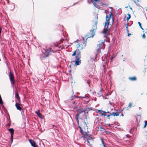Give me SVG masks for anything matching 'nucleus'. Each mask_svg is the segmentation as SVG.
<instances>
[{"mask_svg":"<svg viewBox=\"0 0 147 147\" xmlns=\"http://www.w3.org/2000/svg\"><path fill=\"white\" fill-rule=\"evenodd\" d=\"M116 55H116L111 56L110 58V60L111 61H112L114 58H115L116 57Z\"/></svg>","mask_w":147,"mask_h":147,"instance_id":"19","label":"nucleus"},{"mask_svg":"<svg viewBox=\"0 0 147 147\" xmlns=\"http://www.w3.org/2000/svg\"><path fill=\"white\" fill-rule=\"evenodd\" d=\"M54 128L55 129H57V130H58L57 128H56L55 127V128Z\"/></svg>","mask_w":147,"mask_h":147,"instance_id":"43","label":"nucleus"},{"mask_svg":"<svg viewBox=\"0 0 147 147\" xmlns=\"http://www.w3.org/2000/svg\"><path fill=\"white\" fill-rule=\"evenodd\" d=\"M103 98L105 99H107V98L106 96H103Z\"/></svg>","mask_w":147,"mask_h":147,"instance_id":"38","label":"nucleus"},{"mask_svg":"<svg viewBox=\"0 0 147 147\" xmlns=\"http://www.w3.org/2000/svg\"><path fill=\"white\" fill-rule=\"evenodd\" d=\"M138 24H139V26H140V28H141L142 30H143L144 29L143 28H142V27L141 26V24L140 23V22H138Z\"/></svg>","mask_w":147,"mask_h":147,"instance_id":"22","label":"nucleus"},{"mask_svg":"<svg viewBox=\"0 0 147 147\" xmlns=\"http://www.w3.org/2000/svg\"><path fill=\"white\" fill-rule=\"evenodd\" d=\"M128 17H127V21H128V20L130 18H131V16H130V14L129 13L128 14Z\"/></svg>","mask_w":147,"mask_h":147,"instance_id":"21","label":"nucleus"},{"mask_svg":"<svg viewBox=\"0 0 147 147\" xmlns=\"http://www.w3.org/2000/svg\"><path fill=\"white\" fill-rule=\"evenodd\" d=\"M11 140L12 142L13 139V135H11Z\"/></svg>","mask_w":147,"mask_h":147,"instance_id":"27","label":"nucleus"},{"mask_svg":"<svg viewBox=\"0 0 147 147\" xmlns=\"http://www.w3.org/2000/svg\"><path fill=\"white\" fill-rule=\"evenodd\" d=\"M93 5L96 7H98V5H97V4L96 3H93Z\"/></svg>","mask_w":147,"mask_h":147,"instance_id":"26","label":"nucleus"},{"mask_svg":"<svg viewBox=\"0 0 147 147\" xmlns=\"http://www.w3.org/2000/svg\"><path fill=\"white\" fill-rule=\"evenodd\" d=\"M101 49H99V48H98L97 49V52L98 53H100V50H101Z\"/></svg>","mask_w":147,"mask_h":147,"instance_id":"24","label":"nucleus"},{"mask_svg":"<svg viewBox=\"0 0 147 147\" xmlns=\"http://www.w3.org/2000/svg\"><path fill=\"white\" fill-rule=\"evenodd\" d=\"M80 43H78V46H77V48H80L81 49H82L83 47L82 44V41L81 40L80 41Z\"/></svg>","mask_w":147,"mask_h":147,"instance_id":"12","label":"nucleus"},{"mask_svg":"<svg viewBox=\"0 0 147 147\" xmlns=\"http://www.w3.org/2000/svg\"><path fill=\"white\" fill-rule=\"evenodd\" d=\"M121 115H122V116H123V114L122 113L121 114Z\"/></svg>","mask_w":147,"mask_h":147,"instance_id":"50","label":"nucleus"},{"mask_svg":"<svg viewBox=\"0 0 147 147\" xmlns=\"http://www.w3.org/2000/svg\"><path fill=\"white\" fill-rule=\"evenodd\" d=\"M129 34H128V36H129Z\"/></svg>","mask_w":147,"mask_h":147,"instance_id":"55","label":"nucleus"},{"mask_svg":"<svg viewBox=\"0 0 147 147\" xmlns=\"http://www.w3.org/2000/svg\"><path fill=\"white\" fill-rule=\"evenodd\" d=\"M110 8H112V7H111Z\"/></svg>","mask_w":147,"mask_h":147,"instance_id":"58","label":"nucleus"},{"mask_svg":"<svg viewBox=\"0 0 147 147\" xmlns=\"http://www.w3.org/2000/svg\"><path fill=\"white\" fill-rule=\"evenodd\" d=\"M102 69H103L104 73H105L106 71L105 69V65H102Z\"/></svg>","mask_w":147,"mask_h":147,"instance_id":"23","label":"nucleus"},{"mask_svg":"<svg viewBox=\"0 0 147 147\" xmlns=\"http://www.w3.org/2000/svg\"><path fill=\"white\" fill-rule=\"evenodd\" d=\"M91 2H92V0H91Z\"/></svg>","mask_w":147,"mask_h":147,"instance_id":"57","label":"nucleus"},{"mask_svg":"<svg viewBox=\"0 0 147 147\" xmlns=\"http://www.w3.org/2000/svg\"><path fill=\"white\" fill-rule=\"evenodd\" d=\"M145 37H146V35H145V34H143L142 36V37L144 38H145Z\"/></svg>","mask_w":147,"mask_h":147,"instance_id":"28","label":"nucleus"},{"mask_svg":"<svg viewBox=\"0 0 147 147\" xmlns=\"http://www.w3.org/2000/svg\"><path fill=\"white\" fill-rule=\"evenodd\" d=\"M98 48L100 49H104L105 48V45L104 42H102L100 43L98 46Z\"/></svg>","mask_w":147,"mask_h":147,"instance_id":"8","label":"nucleus"},{"mask_svg":"<svg viewBox=\"0 0 147 147\" xmlns=\"http://www.w3.org/2000/svg\"><path fill=\"white\" fill-rule=\"evenodd\" d=\"M52 127H53V128H55H55H57V126H56L54 125H52Z\"/></svg>","mask_w":147,"mask_h":147,"instance_id":"32","label":"nucleus"},{"mask_svg":"<svg viewBox=\"0 0 147 147\" xmlns=\"http://www.w3.org/2000/svg\"><path fill=\"white\" fill-rule=\"evenodd\" d=\"M87 115L86 113H78L76 114L75 118L78 125L79 124L78 119L84 121L86 119H87Z\"/></svg>","mask_w":147,"mask_h":147,"instance_id":"2","label":"nucleus"},{"mask_svg":"<svg viewBox=\"0 0 147 147\" xmlns=\"http://www.w3.org/2000/svg\"><path fill=\"white\" fill-rule=\"evenodd\" d=\"M144 127H145L147 125V121H144Z\"/></svg>","mask_w":147,"mask_h":147,"instance_id":"25","label":"nucleus"},{"mask_svg":"<svg viewBox=\"0 0 147 147\" xmlns=\"http://www.w3.org/2000/svg\"><path fill=\"white\" fill-rule=\"evenodd\" d=\"M110 101H109V103H110Z\"/></svg>","mask_w":147,"mask_h":147,"instance_id":"60","label":"nucleus"},{"mask_svg":"<svg viewBox=\"0 0 147 147\" xmlns=\"http://www.w3.org/2000/svg\"><path fill=\"white\" fill-rule=\"evenodd\" d=\"M106 96H108L107 95H106Z\"/></svg>","mask_w":147,"mask_h":147,"instance_id":"62","label":"nucleus"},{"mask_svg":"<svg viewBox=\"0 0 147 147\" xmlns=\"http://www.w3.org/2000/svg\"><path fill=\"white\" fill-rule=\"evenodd\" d=\"M7 1V3H9V0H6Z\"/></svg>","mask_w":147,"mask_h":147,"instance_id":"39","label":"nucleus"},{"mask_svg":"<svg viewBox=\"0 0 147 147\" xmlns=\"http://www.w3.org/2000/svg\"><path fill=\"white\" fill-rule=\"evenodd\" d=\"M1 30H2V28L0 26V33L1 32Z\"/></svg>","mask_w":147,"mask_h":147,"instance_id":"37","label":"nucleus"},{"mask_svg":"<svg viewBox=\"0 0 147 147\" xmlns=\"http://www.w3.org/2000/svg\"><path fill=\"white\" fill-rule=\"evenodd\" d=\"M77 107H77V106H76V107H74V108H73V109H77Z\"/></svg>","mask_w":147,"mask_h":147,"instance_id":"35","label":"nucleus"},{"mask_svg":"<svg viewBox=\"0 0 147 147\" xmlns=\"http://www.w3.org/2000/svg\"><path fill=\"white\" fill-rule=\"evenodd\" d=\"M132 105V103L131 102H130L129 104L128 107H130L131 106V105Z\"/></svg>","mask_w":147,"mask_h":147,"instance_id":"29","label":"nucleus"},{"mask_svg":"<svg viewBox=\"0 0 147 147\" xmlns=\"http://www.w3.org/2000/svg\"><path fill=\"white\" fill-rule=\"evenodd\" d=\"M107 115V117H108V119H109V118H109V116H111V115Z\"/></svg>","mask_w":147,"mask_h":147,"instance_id":"36","label":"nucleus"},{"mask_svg":"<svg viewBox=\"0 0 147 147\" xmlns=\"http://www.w3.org/2000/svg\"><path fill=\"white\" fill-rule=\"evenodd\" d=\"M85 108L83 109L82 107H79L76 110V111L78 113H86V111Z\"/></svg>","mask_w":147,"mask_h":147,"instance_id":"7","label":"nucleus"},{"mask_svg":"<svg viewBox=\"0 0 147 147\" xmlns=\"http://www.w3.org/2000/svg\"><path fill=\"white\" fill-rule=\"evenodd\" d=\"M110 113V114H112V113H111H111Z\"/></svg>","mask_w":147,"mask_h":147,"instance_id":"49","label":"nucleus"},{"mask_svg":"<svg viewBox=\"0 0 147 147\" xmlns=\"http://www.w3.org/2000/svg\"><path fill=\"white\" fill-rule=\"evenodd\" d=\"M86 96V95H85V96L84 97H83V98L85 97Z\"/></svg>","mask_w":147,"mask_h":147,"instance_id":"52","label":"nucleus"},{"mask_svg":"<svg viewBox=\"0 0 147 147\" xmlns=\"http://www.w3.org/2000/svg\"><path fill=\"white\" fill-rule=\"evenodd\" d=\"M112 15V13H111V14H110V17H111V16Z\"/></svg>","mask_w":147,"mask_h":147,"instance_id":"45","label":"nucleus"},{"mask_svg":"<svg viewBox=\"0 0 147 147\" xmlns=\"http://www.w3.org/2000/svg\"><path fill=\"white\" fill-rule=\"evenodd\" d=\"M35 113L39 116V117H40L42 116V114L40 113V111L38 110L36 111L35 112Z\"/></svg>","mask_w":147,"mask_h":147,"instance_id":"17","label":"nucleus"},{"mask_svg":"<svg viewBox=\"0 0 147 147\" xmlns=\"http://www.w3.org/2000/svg\"><path fill=\"white\" fill-rule=\"evenodd\" d=\"M106 22H105V25L104 30L103 31V33L105 34H106L107 32L109 30L108 26L109 23V19H108V16L107 15L106 16Z\"/></svg>","mask_w":147,"mask_h":147,"instance_id":"4","label":"nucleus"},{"mask_svg":"<svg viewBox=\"0 0 147 147\" xmlns=\"http://www.w3.org/2000/svg\"><path fill=\"white\" fill-rule=\"evenodd\" d=\"M80 127V132H81V134H84V135L85 134H84V133L85 132L82 129L81 127Z\"/></svg>","mask_w":147,"mask_h":147,"instance_id":"20","label":"nucleus"},{"mask_svg":"<svg viewBox=\"0 0 147 147\" xmlns=\"http://www.w3.org/2000/svg\"><path fill=\"white\" fill-rule=\"evenodd\" d=\"M9 77L11 84L12 85H14L15 83L14 76L13 74L11 72L9 73Z\"/></svg>","mask_w":147,"mask_h":147,"instance_id":"6","label":"nucleus"},{"mask_svg":"<svg viewBox=\"0 0 147 147\" xmlns=\"http://www.w3.org/2000/svg\"><path fill=\"white\" fill-rule=\"evenodd\" d=\"M29 141L30 143L31 144L32 146H34V145L35 144V142L33 140H29Z\"/></svg>","mask_w":147,"mask_h":147,"instance_id":"15","label":"nucleus"},{"mask_svg":"<svg viewBox=\"0 0 147 147\" xmlns=\"http://www.w3.org/2000/svg\"><path fill=\"white\" fill-rule=\"evenodd\" d=\"M77 41H75V42H77Z\"/></svg>","mask_w":147,"mask_h":147,"instance_id":"61","label":"nucleus"},{"mask_svg":"<svg viewBox=\"0 0 147 147\" xmlns=\"http://www.w3.org/2000/svg\"><path fill=\"white\" fill-rule=\"evenodd\" d=\"M84 124H85V125H87V124H86V122H85L84 121Z\"/></svg>","mask_w":147,"mask_h":147,"instance_id":"42","label":"nucleus"},{"mask_svg":"<svg viewBox=\"0 0 147 147\" xmlns=\"http://www.w3.org/2000/svg\"><path fill=\"white\" fill-rule=\"evenodd\" d=\"M88 139V140H93V139L92 137H90L88 138H87Z\"/></svg>","mask_w":147,"mask_h":147,"instance_id":"30","label":"nucleus"},{"mask_svg":"<svg viewBox=\"0 0 147 147\" xmlns=\"http://www.w3.org/2000/svg\"><path fill=\"white\" fill-rule=\"evenodd\" d=\"M72 103H73V104H75V101H72Z\"/></svg>","mask_w":147,"mask_h":147,"instance_id":"40","label":"nucleus"},{"mask_svg":"<svg viewBox=\"0 0 147 147\" xmlns=\"http://www.w3.org/2000/svg\"><path fill=\"white\" fill-rule=\"evenodd\" d=\"M126 28L127 29V26H126Z\"/></svg>","mask_w":147,"mask_h":147,"instance_id":"53","label":"nucleus"},{"mask_svg":"<svg viewBox=\"0 0 147 147\" xmlns=\"http://www.w3.org/2000/svg\"><path fill=\"white\" fill-rule=\"evenodd\" d=\"M125 59V58H124V59H123V61H125V60H124Z\"/></svg>","mask_w":147,"mask_h":147,"instance_id":"54","label":"nucleus"},{"mask_svg":"<svg viewBox=\"0 0 147 147\" xmlns=\"http://www.w3.org/2000/svg\"><path fill=\"white\" fill-rule=\"evenodd\" d=\"M87 142L88 143H90V142L88 140V138H87Z\"/></svg>","mask_w":147,"mask_h":147,"instance_id":"34","label":"nucleus"},{"mask_svg":"<svg viewBox=\"0 0 147 147\" xmlns=\"http://www.w3.org/2000/svg\"><path fill=\"white\" fill-rule=\"evenodd\" d=\"M109 126H110V124H109Z\"/></svg>","mask_w":147,"mask_h":147,"instance_id":"56","label":"nucleus"},{"mask_svg":"<svg viewBox=\"0 0 147 147\" xmlns=\"http://www.w3.org/2000/svg\"><path fill=\"white\" fill-rule=\"evenodd\" d=\"M75 55L76 59L75 65H78L80 63H81V60L80 59L81 57V51L79 49H77L72 55V56Z\"/></svg>","mask_w":147,"mask_h":147,"instance_id":"1","label":"nucleus"},{"mask_svg":"<svg viewBox=\"0 0 147 147\" xmlns=\"http://www.w3.org/2000/svg\"><path fill=\"white\" fill-rule=\"evenodd\" d=\"M78 3H74V5H75V4H77Z\"/></svg>","mask_w":147,"mask_h":147,"instance_id":"51","label":"nucleus"},{"mask_svg":"<svg viewBox=\"0 0 147 147\" xmlns=\"http://www.w3.org/2000/svg\"><path fill=\"white\" fill-rule=\"evenodd\" d=\"M20 104L17 102H16L15 105V106L17 109L20 111L22 110V108L20 106Z\"/></svg>","mask_w":147,"mask_h":147,"instance_id":"10","label":"nucleus"},{"mask_svg":"<svg viewBox=\"0 0 147 147\" xmlns=\"http://www.w3.org/2000/svg\"><path fill=\"white\" fill-rule=\"evenodd\" d=\"M112 114H110V115H113L114 116H118L119 115V113L117 112V113H114V112H112Z\"/></svg>","mask_w":147,"mask_h":147,"instance_id":"18","label":"nucleus"},{"mask_svg":"<svg viewBox=\"0 0 147 147\" xmlns=\"http://www.w3.org/2000/svg\"><path fill=\"white\" fill-rule=\"evenodd\" d=\"M45 57H48L51 54V52H53L54 51L51 48H48L47 49H45Z\"/></svg>","mask_w":147,"mask_h":147,"instance_id":"5","label":"nucleus"},{"mask_svg":"<svg viewBox=\"0 0 147 147\" xmlns=\"http://www.w3.org/2000/svg\"><path fill=\"white\" fill-rule=\"evenodd\" d=\"M94 0L96 2L98 1V0Z\"/></svg>","mask_w":147,"mask_h":147,"instance_id":"41","label":"nucleus"},{"mask_svg":"<svg viewBox=\"0 0 147 147\" xmlns=\"http://www.w3.org/2000/svg\"><path fill=\"white\" fill-rule=\"evenodd\" d=\"M9 131L10 132L11 135H13L14 130L13 128H10L9 129Z\"/></svg>","mask_w":147,"mask_h":147,"instance_id":"16","label":"nucleus"},{"mask_svg":"<svg viewBox=\"0 0 147 147\" xmlns=\"http://www.w3.org/2000/svg\"><path fill=\"white\" fill-rule=\"evenodd\" d=\"M15 98L18 100L19 102H20V98L17 91L15 92Z\"/></svg>","mask_w":147,"mask_h":147,"instance_id":"9","label":"nucleus"},{"mask_svg":"<svg viewBox=\"0 0 147 147\" xmlns=\"http://www.w3.org/2000/svg\"><path fill=\"white\" fill-rule=\"evenodd\" d=\"M121 56H122V57H123V55H121Z\"/></svg>","mask_w":147,"mask_h":147,"instance_id":"59","label":"nucleus"},{"mask_svg":"<svg viewBox=\"0 0 147 147\" xmlns=\"http://www.w3.org/2000/svg\"><path fill=\"white\" fill-rule=\"evenodd\" d=\"M32 146L33 147H38V146L35 144L34 145V146Z\"/></svg>","mask_w":147,"mask_h":147,"instance_id":"31","label":"nucleus"},{"mask_svg":"<svg viewBox=\"0 0 147 147\" xmlns=\"http://www.w3.org/2000/svg\"><path fill=\"white\" fill-rule=\"evenodd\" d=\"M103 146L104 147H105V145L104 144H103Z\"/></svg>","mask_w":147,"mask_h":147,"instance_id":"46","label":"nucleus"},{"mask_svg":"<svg viewBox=\"0 0 147 147\" xmlns=\"http://www.w3.org/2000/svg\"><path fill=\"white\" fill-rule=\"evenodd\" d=\"M98 111L99 112H101L100 114L102 116H105L106 115L105 113L106 112L105 111H103L101 110H99Z\"/></svg>","mask_w":147,"mask_h":147,"instance_id":"13","label":"nucleus"},{"mask_svg":"<svg viewBox=\"0 0 147 147\" xmlns=\"http://www.w3.org/2000/svg\"><path fill=\"white\" fill-rule=\"evenodd\" d=\"M85 109L86 110V113L87 115L88 114V111H91L92 110V109L91 107H88V108H85Z\"/></svg>","mask_w":147,"mask_h":147,"instance_id":"11","label":"nucleus"},{"mask_svg":"<svg viewBox=\"0 0 147 147\" xmlns=\"http://www.w3.org/2000/svg\"><path fill=\"white\" fill-rule=\"evenodd\" d=\"M100 139H101V142H102V144H104V142H103V140H102V138H100Z\"/></svg>","mask_w":147,"mask_h":147,"instance_id":"33","label":"nucleus"},{"mask_svg":"<svg viewBox=\"0 0 147 147\" xmlns=\"http://www.w3.org/2000/svg\"><path fill=\"white\" fill-rule=\"evenodd\" d=\"M88 1H89V0H88Z\"/></svg>","mask_w":147,"mask_h":147,"instance_id":"63","label":"nucleus"},{"mask_svg":"<svg viewBox=\"0 0 147 147\" xmlns=\"http://www.w3.org/2000/svg\"><path fill=\"white\" fill-rule=\"evenodd\" d=\"M87 83L88 84V85H89V82H87Z\"/></svg>","mask_w":147,"mask_h":147,"instance_id":"48","label":"nucleus"},{"mask_svg":"<svg viewBox=\"0 0 147 147\" xmlns=\"http://www.w3.org/2000/svg\"><path fill=\"white\" fill-rule=\"evenodd\" d=\"M129 79L132 81H136V78L135 76L130 77L129 78Z\"/></svg>","mask_w":147,"mask_h":147,"instance_id":"14","label":"nucleus"},{"mask_svg":"<svg viewBox=\"0 0 147 147\" xmlns=\"http://www.w3.org/2000/svg\"><path fill=\"white\" fill-rule=\"evenodd\" d=\"M107 112V113H111V112H109V111H107V112Z\"/></svg>","mask_w":147,"mask_h":147,"instance_id":"44","label":"nucleus"},{"mask_svg":"<svg viewBox=\"0 0 147 147\" xmlns=\"http://www.w3.org/2000/svg\"><path fill=\"white\" fill-rule=\"evenodd\" d=\"M97 21L96 22L95 24L93 26V29L90 30L88 34V36L89 37H93L95 34V30L97 29Z\"/></svg>","mask_w":147,"mask_h":147,"instance_id":"3","label":"nucleus"},{"mask_svg":"<svg viewBox=\"0 0 147 147\" xmlns=\"http://www.w3.org/2000/svg\"><path fill=\"white\" fill-rule=\"evenodd\" d=\"M102 89H100V92H102Z\"/></svg>","mask_w":147,"mask_h":147,"instance_id":"47","label":"nucleus"}]
</instances>
